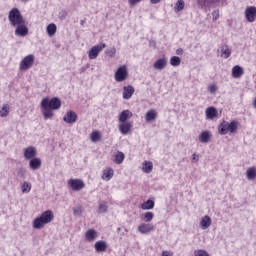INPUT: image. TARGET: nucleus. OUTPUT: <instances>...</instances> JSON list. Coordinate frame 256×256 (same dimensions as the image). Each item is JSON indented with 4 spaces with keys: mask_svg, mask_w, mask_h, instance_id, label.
Returning a JSON list of instances; mask_svg holds the SVG:
<instances>
[{
    "mask_svg": "<svg viewBox=\"0 0 256 256\" xmlns=\"http://www.w3.org/2000/svg\"><path fill=\"white\" fill-rule=\"evenodd\" d=\"M40 107L44 119H53V111L61 109V99L57 97L52 99L43 98Z\"/></svg>",
    "mask_w": 256,
    "mask_h": 256,
    "instance_id": "obj_1",
    "label": "nucleus"
},
{
    "mask_svg": "<svg viewBox=\"0 0 256 256\" xmlns=\"http://www.w3.org/2000/svg\"><path fill=\"white\" fill-rule=\"evenodd\" d=\"M55 219L53 211L46 210L39 217L33 220V229H43L48 223H51Z\"/></svg>",
    "mask_w": 256,
    "mask_h": 256,
    "instance_id": "obj_2",
    "label": "nucleus"
},
{
    "mask_svg": "<svg viewBox=\"0 0 256 256\" xmlns=\"http://www.w3.org/2000/svg\"><path fill=\"white\" fill-rule=\"evenodd\" d=\"M8 19L12 27H17V25H25V18L21 14L18 8H12L8 14Z\"/></svg>",
    "mask_w": 256,
    "mask_h": 256,
    "instance_id": "obj_3",
    "label": "nucleus"
},
{
    "mask_svg": "<svg viewBox=\"0 0 256 256\" xmlns=\"http://www.w3.org/2000/svg\"><path fill=\"white\" fill-rule=\"evenodd\" d=\"M34 63H35V55L29 54L21 60L19 64V69L20 71H29V69L33 67Z\"/></svg>",
    "mask_w": 256,
    "mask_h": 256,
    "instance_id": "obj_4",
    "label": "nucleus"
},
{
    "mask_svg": "<svg viewBox=\"0 0 256 256\" xmlns=\"http://www.w3.org/2000/svg\"><path fill=\"white\" fill-rule=\"evenodd\" d=\"M128 77H129V72L127 71V66L125 65L120 66L114 74V79L115 81H117V83H122V81H127Z\"/></svg>",
    "mask_w": 256,
    "mask_h": 256,
    "instance_id": "obj_5",
    "label": "nucleus"
},
{
    "mask_svg": "<svg viewBox=\"0 0 256 256\" xmlns=\"http://www.w3.org/2000/svg\"><path fill=\"white\" fill-rule=\"evenodd\" d=\"M107 47L106 43H100L98 45L93 46L89 51H88V57L89 59H97L99 57V53L103 51Z\"/></svg>",
    "mask_w": 256,
    "mask_h": 256,
    "instance_id": "obj_6",
    "label": "nucleus"
},
{
    "mask_svg": "<svg viewBox=\"0 0 256 256\" xmlns=\"http://www.w3.org/2000/svg\"><path fill=\"white\" fill-rule=\"evenodd\" d=\"M68 185L73 191H81L82 189H85V182L78 178L68 180Z\"/></svg>",
    "mask_w": 256,
    "mask_h": 256,
    "instance_id": "obj_7",
    "label": "nucleus"
},
{
    "mask_svg": "<svg viewBox=\"0 0 256 256\" xmlns=\"http://www.w3.org/2000/svg\"><path fill=\"white\" fill-rule=\"evenodd\" d=\"M223 1L225 0H197V3L201 9H211V7H215L216 3L223 5Z\"/></svg>",
    "mask_w": 256,
    "mask_h": 256,
    "instance_id": "obj_8",
    "label": "nucleus"
},
{
    "mask_svg": "<svg viewBox=\"0 0 256 256\" xmlns=\"http://www.w3.org/2000/svg\"><path fill=\"white\" fill-rule=\"evenodd\" d=\"M118 128L122 135H129L133 129V122H120Z\"/></svg>",
    "mask_w": 256,
    "mask_h": 256,
    "instance_id": "obj_9",
    "label": "nucleus"
},
{
    "mask_svg": "<svg viewBox=\"0 0 256 256\" xmlns=\"http://www.w3.org/2000/svg\"><path fill=\"white\" fill-rule=\"evenodd\" d=\"M77 113L70 110L66 113V115L63 117V122L68 123L69 125H73V123H77Z\"/></svg>",
    "mask_w": 256,
    "mask_h": 256,
    "instance_id": "obj_10",
    "label": "nucleus"
},
{
    "mask_svg": "<svg viewBox=\"0 0 256 256\" xmlns=\"http://www.w3.org/2000/svg\"><path fill=\"white\" fill-rule=\"evenodd\" d=\"M37 157V148L35 146H29L24 150V158L28 161Z\"/></svg>",
    "mask_w": 256,
    "mask_h": 256,
    "instance_id": "obj_11",
    "label": "nucleus"
},
{
    "mask_svg": "<svg viewBox=\"0 0 256 256\" xmlns=\"http://www.w3.org/2000/svg\"><path fill=\"white\" fill-rule=\"evenodd\" d=\"M245 17L248 23H253L256 17V7L250 6L245 10Z\"/></svg>",
    "mask_w": 256,
    "mask_h": 256,
    "instance_id": "obj_12",
    "label": "nucleus"
},
{
    "mask_svg": "<svg viewBox=\"0 0 256 256\" xmlns=\"http://www.w3.org/2000/svg\"><path fill=\"white\" fill-rule=\"evenodd\" d=\"M138 231L142 235H147V234L151 233V231H155V226H153V224H149V223H142L138 226Z\"/></svg>",
    "mask_w": 256,
    "mask_h": 256,
    "instance_id": "obj_13",
    "label": "nucleus"
},
{
    "mask_svg": "<svg viewBox=\"0 0 256 256\" xmlns=\"http://www.w3.org/2000/svg\"><path fill=\"white\" fill-rule=\"evenodd\" d=\"M15 27V35H17V37H27V35H29V28H27L25 24H19Z\"/></svg>",
    "mask_w": 256,
    "mask_h": 256,
    "instance_id": "obj_14",
    "label": "nucleus"
},
{
    "mask_svg": "<svg viewBox=\"0 0 256 256\" xmlns=\"http://www.w3.org/2000/svg\"><path fill=\"white\" fill-rule=\"evenodd\" d=\"M153 67L156 71H163L167 67V58H159L154 62Z\"/></svg>",
    "mask_w": 256,
    "mask_h": 256,
    "instance_id": "obj_15",
    "label": "nucleus"
},
{
    "mask_svg": "<svg viewBox=\"0 0 256 256\" xmlns=\"http://www.w3.org/2000/svg\"><path fill=\"white\" fill-rule=\"evenodd\" d=\"M135 93V88L131 85L123 87V99H131Z\"/></svg>",
    "mask_w": 256,
    "mask_h": 256,
    "instance_id": "obj_16",
    "label": "nucleus"
},
{
    "mask_svg": "<svg viewBox=\"0 0 256 256\" xmlns=\"http://www.w3.org/2000/svg\"><path fill=\"white\" fill-rule=\"evenodd\" d=\"M131 117H133V112L124 110L119 114L118 121L119 123H127V119H131Z\"/></svg>",
    "mask_w": 256,
    "mask_h": 256,
    "instance_id": "obj_17",
    "label": "nucleus"
},
{
    "mask_svg": "<svg viewBox=\"0 0 256 256\" xmlns=\"http://www.w3.org/2000/svg\"><path fill=\"white\" fill-rule=\"evenodd\" d=\"M99 237V234L97 233V230L95 229H89L85 233L86 240L89 241V243H93Z\"/></svg>",
    "mask_w": 256,
    "mask_h": 256,
    "instance_id": "obj_18",
    "label": "nucleus"
},
{
    "mask_svg": "<svg viewBox=\"0 0 256 256\" xmlns=\"http://www.w3.org/2000/svg\"><path fill=\"white\" fill-rule=\"evenodd\" d=\"M94 248L97 253H105L107 251V242L103 240L97 241Z\"/></svg>",
    "mask_w": 256,
    "mask_h": 256,
    "instance_id": "obj_19",
    "label": "nucleus"
},
{
    "mask_svg": "<svg viewBox=\"0 0 256 256\" xmlns=\"http://www.w3.org/2000/svg\"><path fill=\"white\" fill-rule=\"evenodd\" d=\"M41 163V158H32L29 161V167L32 171H37L38 169H41Z\"/></svg>",
    "mask_w": 256,
    "mask_h": 256,
    "instance_id": "obj_20",
    "label": "nucleus"
},
{
    "mask_svg": "<svg viewBox=\"0 0 256 256\" xmlns=\"http://www.w3.org/2000/svg\"><path fill=\"white\" fill-rule=\"evenodd\" d=\"M206 113V119L213 120L217 115H219V112L217 111V108L215 107H208L205 111Z\"/></svg>",
    "mask_w": 256,
    "mask_h": 256,
    "instance_id": "obj_21",
    "label": "nucleus"
},
{
    "mask_svg": "<svg viewBox=\"0 0 256 256\" xmlns=\"http://www.w3.org/2000/svg\"><path fill=\"white\" fill-rule=\"evenodd\" d=\"M245 71L243 70V67L236 65L232 68V77L234 79H239Z\"/></svg>",
    "mask_w": 256,
    "mask_h": 256,
    "instance_id": "obj_22",
    "label": "nucleus"
},
{
    "mask_svg": "<svg viewBox=\"0 0 256 256\" xmlns=\"http://www.w3.org/2000/svg\"><path fill=\"white\" fill-rule=\"evenodd\" d=\"M211 223H213V220H211V217L209 216H204L202 218V220L200 221V227L201 229L205 230V229H209V227H211Z\"/></svg>",
    "mask_w": 256,
    "mask_h": 256,
    "instance_id": "obj_23",
    "label": "nucleus"
},
{
    "mask_svg": "<svg viewBox=\"0 0 256 256\" xmlns=\"http://www.w3.org/2000/svg\"><path fill=\"white\" fill-rule=\"evenodd\" d=\"M228 133H236L237 129H239V122L236 120H232L230 123L227 122Z\"/></svg>",
    "mask_w": 256,
    "mask_h": 256,
    "instance_id": "obj_24",
    "label": "nucleus"
},
{
    "mask_svg": "<svg viewBox=\"0 0 256 256\" xmlns=\"http://www.w3.org/2000/svg\"><path fill=\"white\" fill-rule=\"evenodd\" d=\"M157 119V111L155 109L149 110L145 115V120L147 123H151V121H155Z\"/></svg>",
    "mask_w": 256,
    "mask_h": 256,
    "instance_id": "obj_25",
    "label": "nucleus"
},
{
    "mask_svg": "<svg viewBox=\"0 0 256 256\" xmlns=\"http://www.w3.org/2000/svg\"><path fill=\"white\" fill-rule=\"evenodd\" d=\"M199 141L201 143H209L211 141V132L210 131H204L199 136Z\"/></svg>",
    "mask_w": 256,
    "mask_h": 256,
    "instance_id": "obj_26",
    "label": "nucleus"
},
{
    "mask_svg": "<svg viewBox=\"0 0 256 256\" xmlns=\"http://www.w3.org/2000/svg\"><path fill=\"white\" fill-rule=\"evenodd\" d=\"M246 177L248 181H254L256 179V168L255 167H250L246 171Z\"/></svg>",
    "mask_w": 256,
    "mask_h": 256,
    "instance_id": "obj_27",
    "label": "nucleus"
},
{
    "mask_svg": "<svg viewBox=\"0 0 256 256\" xmlns=\"http://www.w3.org/2000/svg\"><path fill=\"white\" fill-rule=\"evenodd\" d=\"M154 207H155V201L153 200H147L146 202H143L141 204V209H143V211H149Z\"/></svg>",
    "mask_w": 256,
    "mask_h": 256,
    "instance_id": "obj_28",
    "label": "nucleus"
},
{
    "mask_svg": "<svg viewBox=\"0 0 256 256\" xmlns=\"http://www.w3.org/2000/svg\"><path fill=\"white\" fill-rule=\"evenodd\" d=\"M46 33L49 37H53L55 33H57V25L55 23H51L46 27Z\"/></svg>",
    "mask_w": 256,
    "mask_h": 256,
    "instance_id": "obj_29",
    "label": "nucleus"
},
{
    "mask_svg": "<svg viewBox=\"0 0 256 256\" xmlns=\"http://www.w3.org/2000/svg\"><path fill=\"white\" fill-rule=\"evenodd\" d=\"M142 171L147 174L151 173V171H153V162L145 161L142 164Z\"/></svg>",
    "mask_w": 256,
    "mask_h": 256,
    "instance_id": "obj_30",
    "label": "nucleus"
},
{
    "mask_svg": "<svg viewBox=\"0 0 256 256\" xmlns=\"http://www.w3.org/2000/svg\"><path fill=\"white\" fill-rule=\"evenodd\" d=\"M113 169L109 168L103 171L102 179L105 181H111L113 179Z\"/></svg>",
    "mask_w": 256,
    "mask_h": 256,
    "instance_id": "obj_31",
    "label": "nucleus"
},
{
    "mask_svg": "<svg viewBox=\"0 0 256 256\" xmlns=\"http://www.w3.org/2000/svg\"><path fill=\"white\" fill-rule=\"evenodd\" d=\"M218 132L220 133V135H227V133H229L227 129V121H223L219 124Z\"/></svg>",
    "mask_w": 256,
    "mask_h": 256,
    "instance_id": "obj_32",
    "label": "nucleus"
},
{
    "mask_svg": "<svg viewBox=\"0 0 256 256\" xmlns=\"http://www.w3.org/2000/svg\"><path fill=\"white\" fill-rule=\"evenodd\" d=\"M123 161H125V154H123V152H117L115 155L114 163H116V165H121Z\"/></svg>",
    "mask_w": 256,
    "mask_h": 256,
    "instance_id": "obj_33",
    "label": "nucleus"
},
{
    "mask_svg": "<svg viewBox=\"0 0 256 256\" xmlns=\"http://www.w3.org/2000/svg\"><path fill=\"white\" fill-rule=\"evenodd\" d=\"M183 9H185V1L178 0L175 4L174 11L179 13V11H183Z\"/></svg>",
    "mask_w": 256,
    "mask_h": 256,
    "instance_id": "obj_34",
    "label": "nucleus"
},
{
    "mask_svg": "<svg viewBox=\"0 0 256 256\" xmlns=\"http://www.w3.org/2000/svg\"><path fill=\"white\" fill-rule=\"evenodd\" d=\"M170 65H172V67H179V65H181V58L179 56H172L170 58Z\"/></svg>",
    "mask_w": 256,
    "mask_h": 256,
    "instance_id": "obj_35",
    "label": "nucleus"
},
{
    "mask_svg": "<svg viewBox=\"0 0 256 256\" xmlns=\"http://www.w3.org/2000/svg\"><path fill=\"white\" fill-rule=\"evenodd\" d=\"M153 217H155V214H153V212H146L143 214V221L145 223H151V221H153Z\"/></svg>",
    "mask_w": 256,
    "mask_h": 256,
    "instance_id": "obj_36",
    "label": "nucleus"
},
{
    "mask_svg": "<svg viewBox=\"0 0 256 256\" xmlns=\"http://www.w3.org/2000/svg\"><path fill=\"white\" fill-rule=\"evenodd\" d=\"M90 139L93 143H97V141H101V133H99V131H93L90 135Z\"/></svg>",
    "mask_w": 256,
    "mask_h": 256,
    "instance_id": "obj_37",
    "label": "nucleus"
},
{
    "mask_svg": "<svg viewBox=\"0 0 256 256\" xmlns=\"http://www.w3.org/2000/svg\"><path fill=\"white\" fill-rule=\"evenodd\" d=\"M222 55H224L225 59H229L231 57V51L229 50V46L225 45L221 47Z\"/></svg>",
    "mask_w": 256,
    "mask_h": 256,
    "instance_id": "obj_38",
    "label": "nucleus"
},
{
    "mask_svg": "<svg viewBox=\"0 0 256 256\" xmlns=\"http://www.w3.org/2000/svg\"><path fill=\"white\" fill-rule=\"evenodd\" d=\"M107 211H109L107 202H101L98 206V213H107Z\"/></svg>",
    "mask_w": 256,
    "mask_h": 256,
    "instance_id": "obj_39",
    "label": "nucleus"
},
{
    "mask_svg": "<svg viewBox=\"0 0 256 256\" xmlns=\"http://www.w3.org/2000/svg\"><path fill=\"white\" fill-rule=\"evenodd\" d=\"M10 107L8 104H4L2 109L0 110V117H7L9 115Z\"/></svg>",
    "mask_w": 256,
    "mask_h": 256,
    "instance_id": "obj_40",
    "label": "nucleus"
},
{
    "mask_svg": "<svg viewBox=\"0 0 256 256\" xmlns=\"http://www.w3.org/2000/svg\"><path fill=\"white\" fill-rule=\"evenodd\" d=\"M116 53H117V49L115 47L108 48L105 50V54L108 55V57H115Z\"/></svg>",
    "mask_w": 256,
    "mask_h": 256,
    "instance_id": "obj_41",
    "label": "nucleus"
},
{
    "mask_svg": "<svg viewBox=\"0 0 256 256\" xmlns=\"http://www.w3.org/2000/svg\"><path fill=\"white\" fill-rule=\"evenodd\" d=\"M194 256H211V255L206 250L198 249L194 251Z\"/></svg>",
    "mask_w": 256,
    "mask_h": 256,
    "instance_id": "obj_42",
    "label": "nucleus"
},
{
    "mask_svg": "<svg viewBox=\"0 0 256 256\" xmlns=\"http://www.w3.org/2000/svg\"><path fill=\"white\" fill-rule=\"evenodd\" d=\"M31 191V184L28 182H24L22 184V193H29Z\"/></svg>",
    "mask_w": 256,
    "mask_h": 256,
    "instance_id": "obj_43",
    "label": "nucleus"
},
{
    "mask_svg": "<svg viewBox=\"0 0 256 256\" xmlns=\"http://www.w3.org/2000/svg\"><path fill=\"white\" fill-rule=\"evenodd\" d=\"M82 213H83V208L81 206H78L77 208H73V214L75 217H81Z\"/></svg>",
    "mask_w": 256,
    "mask_h": 256,
    "instance_id": "obj_44",
    "label": "nucleus"
},
{
    "mask_svg": "<svg viewBox=\"0 0 256 256\" xmlns=\"http://www.w3.org/2000/svg\"><path fill=\"white\" fill-rule=\"evenodd\" d=\"M58 18L60 19V21H65V19L67 18V11L61 10L58 13Z\"/></svg>",
    "mask_w": 256,
    "mask_h": 256,
    "instance_id": "obj_45",
    "label": "nucleus"
},
{
    "mask_svg": "<svg viewBox=\"0 0 256 256\" xmlns=\"http://www.w3.org/2000/svg\"><path fill=\"white\" fill-rule=\"evenodd\" d=\"M219 19V9H216L212 12V20L217 21Z\"/></svg>",
    "mask_w": 256,
    "mask_h": 256,
    "instance_id": "obj_46",
    "label": "nucleus"
},
{
    "mask_svg": "<svg viewBox=\"0 0 256 256\" xmlns=\"http://www.w3.org/2000/svg\"><path fill=\"white\" fill-rule=\"evenodd\" d=\"M208 91H209V93L213 94L217 91V87L215 85H210L208 87Z\"/></svg>",
    "mask_w": 256,
    "mask_h": 256,
    "instance_id": "obj_47",
    "label": "nucleus"
},
{
    "mask_svg": "<svg viewBox=\"0 0 256 256\" xmlns=\"http://www.w3.org/2000/svg\"><path fill=\"white\" fill-rule=\"evenodd\" d=\"M149 45H150V47H154V49H155V47H157V42L155 40H150Z\"/></svg>",
    "mask_w": 256,
    "mask_h": 256,
    "instance_id": "obj_48",
    "label": "nucleus"
},
{
    "mask_svg": "<svg viewBox=\"0 0 256 256\" xmlns=\"http://www.w3.org/2000/svg\"><path fill=\"white\" fill-rule=\"evenodd\" d=\"M141 0H129V5H137V3H140Z\"/></svg>",
    "mask_w": 256,
    "mask_h": 256,
    "instance_id": "obj_49",
    "label": "nucleus"
},
{
    "mask_svg": "<svg viewBox=\"0 0 256 256\" xmlns=\"http://www.w3.org/2000/svg\"><path fill=\"white\" fill-rule=\"evenodd\" d=\"M162 256H173V253H171L169 251H163Z\"/></svg>",
    "mask_w": 256,
    "mask_h": 256,
    "instance_id": "obj_50",
    "label": "nucleus"
},
{
    "mask_svg": "<svg viewBox=\"0 0 256 256\" xmlns=\"http://www.w3.org/2000/svg\"><path fill=\"white\" fill-rule=\"evenodd\" d=\"M192 161H199V155H197V154H193L192 155Z\"/></svg>",
    "mask_w": 256,
    "mask_h": 256,
    "instance_id": "obj_51",
    "label": "nucleus"
},
{
    "mask_svg": "<svg viewBox=\"0 0 256 256\" xmlns=\"http://www.w3.org/2000/svg\"><path fill=\"white\" fill-rule=\"evenodd\" d=\"M176 55H183V50H182V48H178V49L176 50Z\"/></svg>",
    "mask_w": 256,
    "mask_h": 256,
    "instance_id": "obj_52",
    "label": "nucleus"
},
{
    "mask_svg": "<svg viewBox=\"0 0 256 256\" xmlns=\"http://www.w3.org/2000/svg\"><path fill=\"white\" fill-rule=\"evenodd\" d=\"M150 3H152V5H157V3H161V0H150Z\"/></svg>",
    "mask_w": 256,
    "mask_h": 256,
    "instance_id": "obj_53",
    "label": "nucleus"
},
{
    "mask_svg": "<svg viewBox=\"0 0 256 256\" xmlns=\"http://www.w3.org/2000/svg\"><path fill=\"white\" fill-rule=\"evenodd\" d=\"M20 173H25V170L23 168H20Z\"/></svg>",
    "mask_w": 256,
    "mask_h": 256,
    "instance_id": "obj_54",
    "label": "nucleus"
},
{
    "mask_svg": "<svg viewBox=\"0 0 256 256\" xmlns=\"http://www.w3.org/2000/svg\"><path fill=\"white\" fill-rule=\"evenodd\" d=\"M254 108L256 109V99L253 102Z\"/></svg>",
    "mask_w": 256,
    "mask_h": 256,
    "instance_id": "obj_55",
    "label": "nucleus"
},
{
    "mask_svg": "<svg viewBox=\"0 0 256 256\" xmlns=\"http://www.w3.org/2000/svg\"><path fill=\"white\" fill-rule=\"evenodd\" d=\"M118 231H121V228H118Z\"/></svg>",
    "mask_w": 256,
    "mask_h": 256,
    "instance_id": "obj_56",
    "label": "nucleus"
},
{
    "mask_svg": "<svg viewBox=\"0 0 256 256\" xmlns=\"http://www.w3.org/2000/svg\"><path fill=\"white\" fill-rule=\"evenodd\" d=\"M81 25H83V21H81Z\"/></svg>",
    "mask_w": 256,
    "mask_h": 256,
    "instance_id": "obj_57",
    "label": "nucleus"
}]
</instances>
